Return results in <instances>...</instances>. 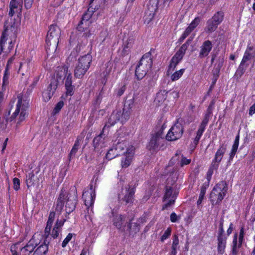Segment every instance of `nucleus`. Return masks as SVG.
<instances>
[{
	"mask_svg": "<svg viewBox=\"0 0 255 255\" xmlns=\"http://www.w3.org/2000/svg\"><path fill=\"white\" fill-rule=\"evenodd\" d=\"M16 100V103L14 110L11 116L8 119L10 122L14 120L16 122V127L20 124L21 122L24 121L27 116L28 107L26 105L25 102L23 100V95L22 94H18Z\"/></svg>",
	"mask_w": 255,
	"mask_h": 255,
	"instance_id": "nucleus-1",
	"label": "nucleus"
},
{
	"mask_svg": "<svg viewBox=\"0 0 255 255\" xmlns=\"http://www.w3.org/2000/svg\"><path fill=\"white\" fill-rule=\"evenodd\" d=\"M60 35L59 27L56 24L51 25L46 39V49L47 52L53 53L56 51Z\"/></svg>",
	"mask_w": 255,
	"mask_h": 255,
	"instance_id": "nucleus-2",
	"label": "nucleus"
},
{
	"mask_svg": "<svg viewBox=\"0 0 255 255\" xmlns=\"http://www.w3.org/2000/svg\"><path fill=\"white\" fill-rule=\"evenodd\" d=\"M152 60L150 53H146L141 58L135 71V75L138 80L142 79L151 68Z\"/></svg>",
	"mask_w": 255,
	"mask_h": 255,
	"instance_id": "nucleus-3",
	"label": "nucleus"
},
{
	"mask_svg": "<svg viewBox=\"0 0 255 255\" xmlns=\"http://www.w3.org/2000/svg\"><path fill=\"white\" fill-rule=\"evenodd\" d=\"M92 56L86 54L80 57L75 65L74 76L77 78H82L89 69L92 62Z\"/></svg>",
	"mask_w": 255,
	"mask_h": 255,
	"instance_id": "nucleus-4",
	"label": "nucleus"
},
{
	"mask_svg": "<svg viewBox=\"0 0 255 255\" xmlns=\"http://www.w3.org/2000/svg\"><path fill=\"white\" fill-rule=\"evenodd\" d=\"M227 191V186L225 182L217 184L210 194V199L213 205L219 203L224 198Z\"/></svg>",
	"mask_w": 255,
	"mask_h": 255,
	"instance_id": "nucleus-5",
	"label": "nucleus"
},
{
	"mask_svg": "<svg viewBox=\"0 0 255 255\" xmlns=\"http://www.w3.org/2000/svg\"><path fill=\"white\" fill-rule=\"evenodd\" d=\"M135 192V187L134 186L128 185L125 189H123L121 193L118 195V198L126 205H131L133 203Z\"/></svg>",
	"mask_w": 255,
	"mask_h": 255,
	"instance_id": "nucleus-6",
	"label": "nucleus"
},
{
	"mask_svg": "<svg viewBox=\"0 0 255 255\" xmlns=\"http://www.w3.org/2000/svg\"><path fill=\"white\" fill-rule=\"evenodd\" d=\"M158 0H149L147 4V8L145 10L143 17L144 22L146 24L149 23L153 19L155 11L158 8Z\"/></svg>",
	"mask_w": 255,
	"mask_h": 255,
	"instance_id": "nucleus-7",
	"label": "nucleus"
},
{
	"mask_svg": "<svg viewBox=\"0 0 255 255\" xmlns=\"http://www.w3.org/2000/svg\"><path fill=\"white\" fill-rule=\"evenodd\" d=\"M15 41V35L14 33H9L8 30L5 29L3 32L0 40V45L2 49L7 45V49L10 51L13 47Z\"/></svg>",
	"mask_w": 255,
	"mask_h": 255,
	"instance_id": "nucleus-8",
	"label": "nucleus"
},
{
	"mask_svg": "<svg viewBox=\"0 0 255 255\" xmlns=\"http://www.w3.org/2000/svg\"><path fill=\"white\" fill-rule=\"evenodd\" d=\"M184 131L182 125L177 123L175 124L169 129L166 134V138L168 141H174L181 137Z\"/></svg>",
	"mask_w": 255,
	"mask_h": 255,
	"instance_id": "nucleus-9",
	"label": "nucleus"
},
{
	"mask_svg": "<svg viewBox=\"0 0 255 255\" xmlns=\"http://www.w3.org/2000/svg\"><path fill=\"white\" fill-rule=\"evenodd\" d=\"M42 236L39 234H35L26 245L21 248L20 250L22 254L23 255H29L39 244L36 242V239L38 240L42 238Z\"/></svg>",
	"mask_w": 255,
	"mask_h": 255,
	"instance_id": "nucleus-10",
	"label": "nucleus"
},
{
	"mask_svg": "<svg viewBox=\"0 0 255 255\" xmlns=\"http://www.w3.org/2000/svg\"><path fill=\"white\" fill-rule=\"evenodd\" d=\"M227 145L225 143H223L220 145V147L215 153L214 158L212 163V166L211 168L209 170L208 173L212 174V168L216 169L218 167L219 163L221 161L224 155L227 150Z\"/></svg>",
	"mask_w": 255,
	"mask_h": 255,
	"instance_id": "nucleus-11",
	"label": "nucleus"
},
{
	"mask_svg": "<svg viewBox=\"0 0 255 255\" xmlns=\"http://www.w3.org/2000/svg\"><path fill=\"white\" fill-rule=\"evenodd\" d=\"M134 99L133 97H128L127 98L122 112L123 120L124 121H128L129 119L132 108L134 106Z\"/></svg>",
	"mask_w": 255,
	"mask_h": 255,
	"instance_id": "nucleus-12",
	"label": "nucleus"
},
{
	"mask_svg": "<svg viewBox=\"0 0 255 255\" xmlns=\"http://www.w3.org/2000/svg\"><path fill=\"white\" fill-rule=\"evenodd\" d=\"M210 117V114L209 113L206 114L197 132V135L195 137L193 144H194V147H196L199 143V141L205 130V127L207 126L208 122L209 121V119Z\"/></svg>",
	"mask_w": 255,
	"mask_h": 255,
	"instance_id": "nucleus-13",
	"label": "nucleus"
},
{
	"mask_svg": "<svg viewBox=\"0 0 255 255\" xmlns=\"http://www.w3.org/2000/svg\"><path fill=\"white\" fill-rule=\"evenodd\" d=\"M176 198V195L173 194V189L170 186H166L165 189V194L163 197L164 201H168V202L165 204L162 209H164L170 206L174 203Z\"/></svg>",
	"mask_w": 255,
	"mask_h": 255,
	"instance_id": "nucleus-14",
	"label": "nucleus"
},
{
	"mask_svg": "<svg viewBox=\"0 0 255 255\" xmlns=\"http://www.w3.org/2000/svg\"><path fill=\"white\" fill-rule=\"evenodd\" d=\"M127 121L123 120V113L120 110H116L114 111L111 115L106 125L112 126L115 125L118 122H120L122 124H124Z\"/></svg>",
	"mask_w": 255,
	"mask_h": 255,
	"instance_id": "nucleus-15",
	"label": "nucleus"
},
{
	"mask_svg": "<svg viewBox=\"0 0 255 255\" xmlns=\"http://www.w3.org/2000/svg\"><path fill=\"white\" fill-rule=\"evenodd\" d=\"M58 85V81L55 79L53 78L51 80L50 85L47 88V91L43 92L42 94L43 99L45 101H48L53 95Z\"/></svg>",
	"mask_w": 255,
	"mask_h": 255,
	"instance_id": "nucleus-16",
	"label": "nucleus"
},
{
	"mask_svg": "<svg viewBox=\"0 0 255 255\" xmlns=\"http://www.w3.org/2000/svg\"><path fill=\"white\" fill-rule=\"evenodd\" d=\"M95 196L94 191L93 189L92 185H91L90 190L84 191L82 195L86 206L89 207L93 205Z\"/></svg>",
	"mask_w": 255,
	"mask_h": 255,
	"instance_id": "nucleus-17",
	"label": "nucleus"
},
{
	"mask_svg": "<svg viewBox=\"0 0 255 255\" xmlns=\"http://www.w3.org/2000/svg\"><path fill=\"white\" fill-rule=\"evenodd\" d=\"M133 150L132 147L131 148L127 149L126 154L124 155L121 160V166L122 168H126L130 164L133 156Z\"/></svg>",
	"mask_w": 255,
	"mask_h": 255,
	"instance_id": "nucleus-18",
	"label": "nucleus"
},
{
	"mask_svg": "<svg viewBox=\"0 0 255 255\" xmlns=\"http://www.w3.org/2000/svg\"><path fill=\"white\" fill-rule=\"evenodd\" d=\"M22 0H11L9 3L8 15L12 17L16 12L21 11L22 7Z\"/></svg>",
	"mask_w": 255,
	"mask_h": 255,
	"instance_id": "nucleus-19",
	"label": "nucleus"
},
{
	"mask_svg": "<svg viewBox=\"0 0 255 255\" xmlns=\"http://www.w3.org/2000/svg\"><path fill=\"white\" fill-rule=\"evenodd\" d=\"M213 47L211 41L208 40L205 41L200 47L199 57L203 58L208 55Z\"/></svg>",
	"mask_w": 255,
	"mask_h": 255,
	"instance_id": "nucleus-20",
	"label": "nucleus"
},
{
	"mask_svg": "<svg viewBox=\"0 0 255 255\" xmlns=\"http://www.w3.org/2000/svg\"><path fill=\"white\" fill-rule=\"evenodd\" d=\"M187 48V44L185 43L183 44L179 50L177 51L175 54L173 56L171 61L177 65L183 58Z\"/></svg>",
	"mask_w": 255,
	"mask_h": 255,
	"instance_id": "nucleus-21",
	"label": "nucleus"
},
{
	"mask_svg": "<svg viewBox=\"0 0 255 255\" xmlns=\"http://www.w3.org/2000/svg\"><path fill=\"white\" fill-rule=\"evenodd\" d=\"M103 133L101 132L99 135L94 138L93 143L95 150L99 151L105 146L104 142L105 137Z\"/></svg>",
	"mask_w": 255,
	"mask_h": 255,
	"instance_id": "nucleus-22",
	"label": "nucleus"
},
{
	"mask_svg": "<svg viewBox=\"0 0 255 255\" xmlns=\"http://www.w3.org/2000/svg\"><path fill=\"white\" fill-rule=\"evenodd\" d=\"M254 49L253 46H248L243 56L241 63L240 65L238 71L240 70L242 71V73H243L244 69V66L246 65V63L249 60H251L253 57L251 52Z\"/></svg>",
	"mask_w": 255,
	"mask_h": 255,
	"instance_id": "nucleus-23",
	"label": "nucleus"
},
{
	"mask_svg": "<svg viewBox=\"0 0 255 255\" xmlns=\"http://www.w3.org/2000/svg\"><path fill=\"white\" fill-rule=\"evenodd\" d=\"M65 87L66 90V94L72 96L74 93V86L72 85L71 73H69L65 78Z\"/></svg>",
	"mask_w": 255,
	"mask_h": 255,
	"instance_id": "nucleus-24",
	"label": "nucleus"
},
{
	"mask_svg": "<svg viewBox=\"0 0 255 255\" xmlns=\"http://www.w3.org/2000/svg\"><path fill=\"white\" fill-rule=\"evenodd\" d=\"M67 197L68 195L67 193L62 190L57 201L56 207V210L57 211L60 212L62 210L65 201L67 200Z\"/></svg>",
	"mask_w": 255,
	"mask_h": 255,
	"instance_id": "nucleus-25",
	"label": "nucleus"
},
{
	"mask_svg": "<svg viewBox=\"0 0 255 255\" xmlns=\"http://www.w3.org/2000/svg\"><path fill=\"white\" fill-rule=\"evenodd\" d=\"M161 138L158 135L153 136L147 145V148L150 150L156 149L160 143Z\"/></svg>",
	"mask_w": 255,
	"mask_h": 255,
	"instance_id": "nucleus-26",
	"label": "nucleus"
},
{
	"mask_svg": "<svg viewBox=\"0 0 255 255\" xmlns=\"http://www.w3.org/2000/svg\"><path fill=\"white\" fill-rule=\"evenodd\" d=\"M55 213L53 212H51L49 214L48 219L47 222L46 227L45 229L44 236L46 238H47L49 235L51 228L55 219Z\"/></svg>",
	"mask_w": 255,
	"mask_h": 255,
	"instance_id": "nucleus-27",
	"label": "nucleus"
},
{
	"mask_svg": "<svg viewBox=\"0 0 255 255\" xmlns=\"http://www.w3.org/2000/svg\"><path fill=\"white\" fill-rule=\"evenodd\" d=\"M92 9V7H89L87 11L85 12L82 16L81 21L82 24H85V26H89L91 23V21L89 20L93 14V10Z\"/></svg>",
	"mask_w": 255,
	"mask_h": 255,
	"instance_id": "nucleus-28",
	"label": "nucleus"
},
{
	"mask_svg": "<svg viewBox=\"0 0 255 255\" xmlns=\"http://www.w3.org/2000/svg\"><path fill=\"white\" fill-rule=\"evenodd\" d=\"M218 25L219 24L215 23L212 19H210L207 22V26L205 30L207 33H211L216 30Z\"/></svg>",
	"mask_w": 255,
	"mask_h": 255,
	"instance_id": "nucleus-29",
	"label": "nucleus"
},
{
	"mask_svg": "<svg viewBox=\"0 0 255 255\" xmlns=\"http://www.w3.org/2000/svg\"><path fill=\"white\" fill-rule=\"evenodd\" d=\"M48 249L47 245L45 244V241H44L43 244L38 246L36 249L34 251L32 255H45L48 251Z\"/></svg>",
	"mask_w": 255,
	"mask_h": 255,
	"instance_id": "nucleus-30",
	"label": "nucleus"
},
{
	"mask_svg": "<svg viewBox=\"0 0 255 255\" xmlns=\"http://www.w3.org/2000/svg\"><path fill=\"white\" fill-rule=\"evenodd\" d=\"M218 250L221 254H223L226 248V239L222 236L219 235L218 238Z\"/></svg>",
	"mask_w": 255,
	"mask_h": 255,
	"instance_id": "nucleus-31",
	"label": "nucleus"
},
{
	"mask_svg": "<svg viewBox=\"0 0 255 255\" xmlns=\"http://www.w3.org/2000/svg\"><path fill=\"white\" fill-rule=\"evenodd\" d=\"M30 61L29 58H27L20 63L18 71L21 72L22 75H24V72H27L29 69Z\"/></svg>",
	"mask_w": 255,
	"mask_h": 255,
	"instance_id": "nucleus-32",
	"label": "nucleus"
},
{
	"mask_svg": "<svg viewBox=\"0 0 255 255\" xmlns=\"http://www.w3.org/2000/svg\"><path fill=\"white\" fill-rule=\"evenodd\" d=\"M125 217L122 215H117L114 218V225L116 226L118 229H121L123 226H125Z\"/></svg>",
	"mask_w": 255,
	"mask_h": 255,
	"instance_id": "nucleus-33",
	"label": "nucleus"
},
{
	"mask_svg": "<svg viewBox=\"0 0 255 255\" xmlns=\"http://www.w3.org/2000/svg\"><path fill=\"white\" fill-rule=\"evenodd\" d=\"M81 141V138L80 137H78L75 142V143L69 154V157L70 158L73 157L74 156L77 152L80 145V141Z\"/></svg>",
	"mask_w": 255,
	"mask_h": 255,
	"instance_id": "nucleus-34",
	"label": "nucleus"
},
{
	"mask_svg": "<svg viewBox=\"0 0 255 255\" xmlns=\"http://www.w3.org/2000/svg\"><path fill=\"white\" fill-rule=\"evenodd\" d=\"M224 17V13L223 11H219L214 14L211 18L213 21H215L218 24H220L223 20Z\"/></svg>",
	"mask_w": 255,
	"mask_h": 255,
	"instance_id": "nucleus-35",
	"label": "nucleus"
},
{
	"mask_svg": "<svg viewBox=\"0 0 255 255\" xmlns=\"http://www.w3.org/2000/svg\"><path fill=\"white\" fill-rule=\"evenodd\" d=\"M239 134H238L235 138L234 141V143L233 145L232 148L230 153V159H233L235 155L236 154L239 144Z\"/></svg>",
	"mask_w": 255,
	"mask_h": 255,
	"instance_id": "nucleus-36",
	"label": "nucleus"
},
{
	"mask_svg": "<svg viewBox=\"0 0 255 255\" xmlns=\"http://www.w3.org/2000/svg\"><path fill=\"white\" fill-rule=\"evenodd\" d=\"M179 245V239L177 235H175L173 240V243L172 245V251L171 252V255H176V250L178 248Z\"/></svg>",
	"mask_w": 255,
	"mask_h": 255,
	"instance_id": "nucleus-37",
	"label": "nucleus"
},
{
	"mask_svg": "<svg viewBox=\"0 0 255 255\" xmlns=\"http://www.w3.org/2000/svg\"><path fill=\"white\" fill-rule=\"evenodd\" d=\"M67 202L66 203V209L67 210V212H71L75 208L76 201L75 199L73 200L71 202L69 199H67Z\"/></svg>",
	"mask_w": 255,
	"mask_h": 255,
	"instance_id": "nucleus-38",
	"label": "nucleus"
},
{
	"mask_svg": "<svg viewBox=\"0 0 255 255\" xmlns=\"http://www.w3.org/2000/svg\"><path fill=\"white\" fill-rule=\"evenodd\" d=\"M118 155V152L115 150V147L113 146L108 151L106 154V158L109 160H111Z\"/></svg>",
	"mask_w": 255,
	"mask_h": 255,
	"instance_id": "nucleus-39",
	"label": "nucleus"
},
{
	"mask_svg": "<svg viewBox=\"0 0 255 255\" xmlns=\"http://www.w3.org/2000/svg\"><path fill=\"white\" fill-rule=\"evenodd\" d=\"M233 246L232 250V255H238V244L237 241V235L236 234L234 236V240L233 242Z\"/></svg>",
	"mask_w": 255,
	"mask_h": 255,
	"instance_id": "nucleus-40",
	"label": "nucleus"
},
{
	"mask_svg": "<svg viewBox=\"0 0 255 255\" xmlns=\"http://www.w3.org/2000/svg\"><path fill=\"white\" fill-rule=\"evenodd\" d=\"M168 92L166 90L160 91L157 94L156 100L159 102H163L167 98V94Z\"/></svg>",
	"mask_w": 255,
	"mask_h": 255,
	"instance_id": "nucleus-41",
	"label": "nucleus"
},
{
	"mask_svg": "<svg viewBox=\"0 0 255 255\" xmlns=\"http://www.w3.org/2000/svg\"><path fill=\"white\" fill-rule=\"evenodd\" d=\"M185 71L184 69H181L179 71L174 72L171 77L172 81H174L178 80L183 75Z\"/></svg>",
	"mask_w": 255,
	"mask_h": 255,
	"instance_id": "nucleus-42",
	"label": "nucleus"
},
{
	"mask_svg": "<svg viewBox=\"0 0 255 255\" xmlns=\"http://www.w3.org/2000/svg\"><path fill=\"white\" fill-rule=\"evenodd\" d=\"M115 150L119 153V155L121 153L123 152L126 147V145L124 142H120L117 143L115 146Z\"/></svg>",
	"mask_w": 255,
	"mask_h": 255,
	"instance_id": "nucleus-43",
	"label": "nucleus"
},
{
	"mask_svg": "<svg viewBox=\"0 0 255 255\" xmlns=\"http://www.w3.org/2000/svg\"><path fill=\"white\" fill-rule=\"evenodd\" d=\"M200 22L201 18L199 17H196L187 27L190 28V29L192 31L198 25Z\"/></svg>",
	"mask_w": 255,
	"mask_h": 255,
	"instance_id": "nucleus-44",
	"label": "nucleus"
},
{
	"mask_svg": "<svg viewBox=\"0 0 255 255\" xmlns=\"http://www.w3.org/2000/svg\"><path fill=\"white\" fill-rule=\"evenodd\" d=\"M206 189L205 187L202 186L201 187L199 199L197 202L198 205H199L201 204L206 193Z\"/></svg>",
	"mask_w": 255,
	"mask_h": 255,
	"instance_id": "nucleus-45",
	"label": "nucleus"
},
{
	"mask_svg": "<svg viewBox=\"0 0 255 255\" xmlns=\"http://www.w3.org/2000/svg\"><path fill=\"white\" fill-rule=\"evenodd\" d=\"M28 178L26 179V183L28 187L31 186L34 184L33 178L34 177V174L33 172H31L28 174Z\"/></svg>",
	"mask_w": 255,
	"mask_h": 255,
	"instance_id": "nucleus-46",
	"label": "nucleus"
},
{
	"mask_svg": "<svg viewBox=\"0 0 255 255\" xmlns=\"http://www.w3.org/2000/svg\"><path fill=\"white\" fill-rule=\"evenodd\" d=\"M64 106V103L63 101L59 102L55 106L53 109V113L54 114H56L59 112L61 109Z\"/></svg>",
	"mask_w": 255,
	"mask_h": 255,
	"instance_id": "nucleus-47",
	"label": "nucleus"
},
{
	"mask_svg": "<svg viewBox=\"0 0 255 255\" xmlns=\"http://www.w3.org/2000/svg\"><path fill=\"white\" fill-rule=\"evenodd\" d=\"M192 32V31L190 29V28H188V27L186 28L185 29L184 32L182 34L181 36L180 37L179 39V41L180 42L183 41Z\"/></svg>",
	"mask_w": 255,
	"mask_h": 255,
	"instance_id": "nucleus-48",
	"label": "nucleus"
},
{
	"mask_svg": "<svg viewBox=\"0 0 255 255\" xmlns=\"http://www.w3.org/2000/svg\"><path fill=\"white\" fill-rule=\"evenodd\" d=\"M192 32V31L190 29V28H188V27L186 28L185 29L184 32L182 34L181 36L180 37L179 39V41L180 42L183 41Z\"/></svg>",
	"mask_w": 255,
	"mask_h": 255,
	"instance_id": "nucleus-49",
	"label": "nucleus"
},
{
	"mask_svg": "<svg viewBox=\"0 0 255 255\" xmlns=\"http://www.w3.org/2000/svg\"><path fill=\"white\" fill-rule=\"evenodd\" d=\"M9 73L8 70L4 71V74L3 77V83L2 87H3L4 86H6L8 83V78H9Z\"/></svg>",
	"mask_w": 255,
	"mask_h": 255,
	"instance_id": "nucleus-50",
	"label": "nucleus"
},
{
	"mask_svg": "<svg viewBox=\"0 0 255 255\" xmlns=\"http://www.w3.org/2000/svg\"><path fill=\"white\" fill-rule=\"evenodd\" d=\"M73 235L71 233L68 234L66 238L64 240L62 243V247L64 248L66 246L69 242L71 240Z\"/></svg>",
	"mask_w": 255,
	"mask_h": 255,
	"instance_id": "nucleus-51",
	"label": "nucleus"
},
{
	"mask_svg": "<svg viewBox=\"0 0 255 255\" xmlns=\"http://www.w3.org/2000/svg\"><path fill=\"white\" fill-rule=\"evenodd\" d=\"M171 229L170 228H168L164 233L163 235L162 236L161 238V242H163L165 240L167 239L171 234Z\"/></svg>",
	"mask_w": 255,
	"mask_h": 255,
	"instance_id": "nucleus-52",
	"label": "nucleus"
},
{
	"mask_svg": "<svg viewBox=\"0 0 255 255\" xmlns=\"http://www.w3.org/2000/svg\"><path fill=\"white\" fill-rule=\"evenodd\" d=\"M13 188L14 190L17 191L19 189L20 181L17 178H14L13 179Z\"/></svg>",
	"mask_w": 255,
	"mask_h": 255,
	"instance_id": "nucleus-53",
	"label": "nucleus"
},
{
	"mask_svg": "<svg viewBox=\"0 0 255 255\" xmlns=\"http://www.w3.org/2000/svg\"><path fill=\"white\" fill-rule=\"evenodd\" d=\"M87 26H85V24H82L81 21L77 26V29L79 31L84 32L87 30Z\"/></svg>",
	"mask_w": 255,
	"mask_h": 255,
	"instance_id": "nucleus-54",
	"label": "nucleus"
},
{
	"mask_svg": "<svg viewBox=\"0 0 255 255\" xmlns=\"http://www.w3.org/2000/svg\"><path fill=\"white\" fill-rule=\"evenodd\" d=\"M176 66V65H175L174 63H173L170 61V63L167 71V74L169 75V74L171 73V72L175 69Z\"/></svg>",
	"mask_w": 255,
	"mask_h": 255,
	"instance_id": "nucleus-55",
	"label": "nucleus"
},
{
	"mask_svg": "<svg viewBox=\"0 0 255 255\" xmlns=\"http://www.w3.org/2000/svg\"><path fill=\"white\" fill-rule=\"evenodd\" d=\"M59 232V229L55 228L54 227L52 233H51V236L54 238H56L58 237V233Z\"/></svg>",
	"mask_w": 255,
	"mask_h": 255,
	"instance_id": "nucleus-56",
	"label": "nucleus"
},
{
	"mask_svg": "<svg viewBox=\"0 0 255 255\" xmlns=\"http://www.w3.org/2000/svg\"><path fill=\"white\" fill-rule=\"evenodd\" d=\"M65 221V220H64V219L60 220H57L56 222V224L54 225V227L55 228L60 229L63 225Z\"/></svg>",
	"mask_w": 255,
	"mask_h": 255,
	"instance_id": "nucleus-57",
	"label": "nucleus"
},
{
	"mask_svg": "<svg viewBox=\"0 0 255 255\" xmlns=\"http://www.w3.org/2000/svg\"><path fill=\"white\" fill-rule=\"evenodd\" d=\"M33 0H24V6L26 9L30 8L33 3Z\"/></svg>",
	"mask_w": 255,
	"mask_h": 255,
	"instance_id": "nucleus-58",
	"label": "nucleus"
},
{
	"mask_svg": "<svg viewBox=\"0 0 255 255\" xmlns=\"http://www.w3.org/2000/svg\"><path fill=\"white\" fill-rule=\"evenodd\" d=\"M191 162L190 159H187L186 158L183 157L181 160L180 165L183 166L185 165L189 164Z\"/></svg>",
	"mask_w": 255,
	"mask_h": 255,
	"instance_id": "nucleus-59",
	"label": "nucleus"
},
{
	"mask_svg": "<svg viewBox=\"0 0 255 255\" xmlns=\"http://www.w3.org/2000/svg\"><path fill=\"white\" fill-rule=\"evenodd\" d=\"M14 59V57H10L8 60L7 62V64H6V67H5V70H8V71L9 67L10 66V65L12 63Z\"/></svg>",
	"mask_w": 255,
	"mask_h": 255,
	"instance_id": "nucleus-60",
	"label": "nucleus"
},
{
	"mask_svg": "<svg viewBox=\"0 0 255 255\" xmlns=\"http://www.w3.org/2000/svg\"><path fill=\"white\" fill-rule=\"evenodd\" d=\"M170 220L173 223L176 222L177 221V216L175 213H172L170 215Z\"/></svg>",
	"mask_w": 255,
	"mask_h": 255,
	"instance_id": "nucleus-61",
	"label": "nucleus"
},
{
	"mask_svg": "<svg viewBox=\"0 0 255 255\" xmlns=\"http://www.w3.org/2000/svg\"><path fill=\"white\" fill-rule=\"evenodd\" d=\"M125 90H126V87L125 86L120 88L118 91V93H117L118 95L119 96H122L125 92Z\"/></svg>",
	"mask_w": 255,
	"mask_h": 255,
	"instance_id": "nucleus-62",
	"label": "nucleus"
},
{
	"mask_svg": "<svg viewBox=\"0 0 255 255\" xmlns=\"http://www.w3.org/2000/svg\"><path fill=\"white\" fill-rule=\"evenodd\" d=\"M223 223H224V220L223 219H221L220 223V235L222 236V234L224 233V229H223Z\"/></svg>",
	"mask_w": 255,
	"mask_h": 255,
	"instance_id": "nucleus-63",
	"label": "nucleus"
},
{
	"mask_svg": "<svg viewBox=\"0 0 255 255\" xmlns=\"http://www.w3.org/2000/svg\"><path fill=\"white\" fill-rule=\"evenodd\" d=\"M255 113V103L250 107L249 111L250 115L252 116Z\"/></svg>",
	"mask_w": 255,
	"mask_h": 255,
	"instance_id": "nucleus-64",
	"label": "nucleus"
}]
</instances>
